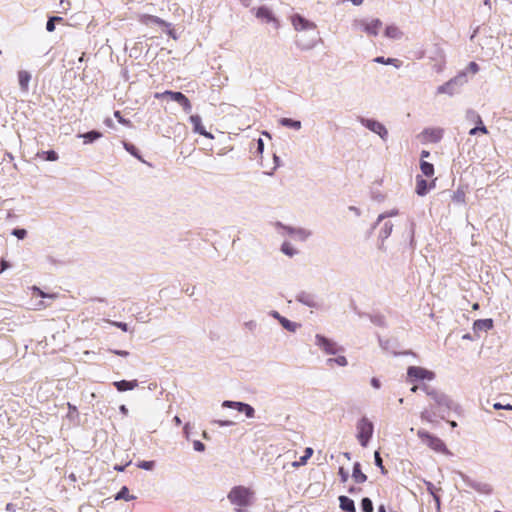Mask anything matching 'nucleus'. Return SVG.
<instances>
[{"mask_svg": "<svg viewBox=\"0 0 512 512\" xmlns=\"http://www.w3.org/2000/svg\"><path fill=\"white\" fill-rule=\"evenodd\" d=\"M254 494L251 488L239 485L230 490L227 498L231 504L235 505L237 508L243 509V507L252 505Z\"/></svg>", "mask_w": 512, "mask_h": 512, "instance_id": "nucleus-1", "label": "nucleus"}, {"mask_svg": "<svg viewBox=\"0 0 512 512\" xmlns=\"http://www.w3.org/2000/svg\"><path fill=\"white\" fill-rule=\"evenodd\" d=\"M417 436L425 445H427L434 452L441 454H449V450L446 444L439 437L423 429L417 431Z\"/></svg>", "mask_w": 512, "mask_h": 512, "instance_id": "nucleus-2", "label": "nucleus"}, {"mask_svg": "<svg viewBox=\"0 0 512 512\" xmlns=\"http://www.w3.org/2000/svg\"><path fill=\"white\" fill-rule=\"evenodd\" d=\"M373 429L372 422L365 417L361 418L357 423V439L363 447L367 446L372 437Z\"/></svg>", "mask_w": 512, "mask_h": 512, "instance_id": "nucleus-3", "label": "nucleus"}, {"mask_svg": "<svg viewBox=\"0 0 512 512\" xmlns=\"http://www.w3.org/2000/svg\"><path fill=\"white\" fill-rule=\"evenodd\" d=\"M407 378L410 382L417 380H433L435 373L420 366H410L407 369Z\"/></svg>", "mask_w": 512, "mask_h": 512, "instance_id": "nucleus-4", "label": "nucleus"}, {"mask_svg": "<svg viewBox=\"0 0 512 512\" xmlns=\"http://www.w3.org/2000/svg\"><path fill=\"white\" fill-rule=\"evenodd\" d=\"M443 133L442 128H427L419 137L423 143H437L442 139Z\"/></svg>", "mask_w": 512, "mask_h": 512, "instance_id": "nucleus-5", "label": "nucleus"}, {"mask_svg": "<svg viewBox=\"0 0 512 512\" xmlns=\"http://www.w3.org/2000/svg\"><path fill=\"white\" fill-rule=\"evenodd\" d=\"M316 344L327 354H336L341 350L335 342L322 335H316Z\"/></svg>", "mask_w": 512, "mask_h": 512, "instance_id": "nucleus-6", "label": "nucleus"}, {"mask_svg": "<svg viewBox=\"0 0 512 512\" xmlns=\"http://www.w3.org/2000/svg\"><path fill=\"white\" fill-rule=\"evenodd\" d=\"M435 181L436 179L428 183L421 175H417L415 187L416 194L419 196L426 195L429 190L435 188Z\"/></svg>", "mask_w": 512, "mask_h": 512, "instance_id": "nucleus-7", "label": "nucleus"}, {"mask_svg": "<svg viewBox=\"0 0 512 512\" xmlns=\"http://www.w3.org/2000/svg\"><path fill=\"white\" fill-rule=\"evenodd\" d=\"M223 406L228 408H234L239 412H244L248 418H252L255 413L254 408L252 406L242 402L224 401Z\"/></svg>", "mask_w": 512, "mask_h": 512, "instance_id": "nucleus-8", "label": "nucleus"}, {"mask_svg": "<svg viewBox=\"0 0 512 512\" xmlns=\"http://www.w3.org/2000/svg\"><path fill=\"white\" fill-rule=\"evenodd\" d=\"M189 120L195 133L200 134L208 139H213V135L206 131L205 127L203 126L201 117L199 115H191Z\"/></svg>", "mask_w": 512, "mask_h": 512, "instance_id": "nucleus-9", "label": "nucleus"}, {"mask_svg": "<svg viewBox=\"0 0 512 512\" xmlns=\"http://www.w3.org/2000/svg\"><path fill=\"white\" fill-rule=\"evenodd\" d=\"M363 123L369 130L377 133L382 139L385 140L387 138L388 131L382 123L369 119L364 120Z\"/></svg>", "mask_w": 512, "mask_h": 512, "instance_id": "nucleus-10", "label": "nucleus"}, {"mask_svg": "<svg viewBox=\"0 0 512 512\" xmlns=\"http://www.w3.org/2000/svg\"><path fill=\"white\" fill-rule=\"evenodd\" d=\"M360 26L368 35L376 36L382 27V22L379 19H372L371 21H361Z\"/></svg>", "mask_w": 512, "mask_h": 512, "instance_id": "nucleus-11", "label": "nucleus"}, {"mask_svg": "<svg viewBox=\"0 0 512 512\" xmlns=\"http://www.w3.org/2000/svg\"><path fill=\"white\" fill-rule=\"evenodd\" d=\"M291 21L296 30H308L314 29L316 27L314 23L306 20L298 14L293 15Z\"/></svg>", "mask_w": 512, "mask_h": 512, "instance_id": "nucleus-12", "label": "nucleus"}, {"mask_svg": "<svg viewBox=\"0 0 512 512\" xmlns=\"http://www.w3.org/2000/svg\"><path fill=\"white\" fill-rule=\"evenodd\" d=\"M437 406H446L449 407L450 399L443 393L437 391L436 389H433L431 392H429L428 395Z\"/></svg>", "mask_w": 512, "mask_h": 512, "instance_id": "nucleus-13", "label": "nucleus"}, {"mask_svg": "<svg viewBox=\"0 0 512 512\" xmlns=\"http://www.w3.org/2000/svg\"><path fill=\"white\" fill-rule=\"evenodd\" d=\"M493 326V320L490 318L478 319L473 323V330L474 332L489 331L493 328Z\"/></svg>", "mask_w": 512, "mask_h": 512, "instance_id": "nucleus-14", "label": "nucleus"}, {"mask_svg": "<svg viewBox=\"0 0 512 512\" xmlns=\"http://www.w3.org/2000/svg\"><path fill=\"white\" fill-rule=\"evenodd\" d=\"M31 80V74L26 70L18 72V81L22 91L27 92L29 88V82Z\"/></svg>", "mask_w": 512, "mask_h": 512, "instance_id": "nucleus-15", "label": "nucleus"}, {"mask_svg": "<svg viewBox=\"0 0 512 512\" xmlns=\"http://www.w3.org/2000/svg\"><path fill=\"white\" fill-rule=\"evenodd\" d=\"M113 385L116 387V389L120 392L132 390L135 387L138 386L137 380L127 381V380H121L116 381L113 383Z\"/></svg>", "mask_w": 512, "mask_h": 512, "instance_id": "nucleus-16", "label": "nucleus"}, {"mask_svg": "<svg viewBox=\"0 0 512 512\" xmlns=\"http://www.w3.org/2000/svg\"><path fill=\"white\" fill-rule=\"evenodd\" d=\"M139 21L144 25H149L151 23L158 24L161 26L166 25V22L164 20H162L161 18L154 16V15H149V14L140 15Z\"/></svg>", "mask_w": 512, "mask_h": 512, "instance_id": "nucleus-17", "label": "nucleus"}, {"mask_svg": "<svg viewBox=\"0 0 512 512\" xmlns=\"http://www.w3.org/2000/svg\"><path fill=\"white\" fill-rule=\"evenodd\" d=\"M352 478L356 483H364L367 480V476L362 472L359 462L354 463Z\"/></svg>", "mask_w": 512, "mask_h": 512, "instance_id": "nucleus-18", "label": "nucleus"}, {"mask_svg": "<svg viewBox=\"0 0 512 512\" xmlns=\"http://www.w3.org/2000/svg\"><path fill=\"white\" fill-rule=\"evenodd\" d=\"M340 508L347 512H355V504L352 499L347 496H339Z\"/></svg>", "mask_w": 512, "mask_h": 512, "instance_id": "nucleus-19", "label": "nucleus"}, {"mask_svg": "<svg viewBox=\"0 0 512 512\" xmlns=\"http://www.w3.org/2000/svg\"><path fill=\"white\" fill-rule=\"evenodd\" d=\"M164 96H169L172 100L176 101L177 103L181 102V100H183V97L185 96L183 93L181 92H174V91H170V90H167L163 93H156L155 94V98H161V97H164Z\"/></svg>", "mask_w": 512, "mask_h": 512, "instance_id": "nucleus-20", "label": "nucleus"}, {"mask_svg": "<svg viewBox=\"0 0 512 512\" xmlns=\"http://www.w3.org/2000/svg\"><path fill=\"white\" fill-rule=\"evenodd\" d=\"M420 169L426 177H432L435 173L434 165L424 160H421L420 162Z\"/></svg>", "mask_w": 512, "mask_h": 512, "instance_id": "nucleus-21", "label": "nucleus"}, {"mask_svg": "<svg viewBox=\"0 0 512 512\" xmlns=\"http://www.w3.org/2000/svg\"><path fill=\"white\" fill-rule=\"evenodd\" d=\"M312 455H313V449L310 447H307L304 451V455L302 457H300L299 461H294L292 463V466L299 467V466L305 465L307 463L308 459H310Z\"/></svg>", "mask_w": 512, "mask_h": 512, "instance_id": "nucleus-22", "label": "nucleus"}, {"mask_svg": "<svg viewBox=\"0 0 512 512\" xmlns=\"http://www.w3.org/2000/svg\"><path fill=\"white\" fill-rule=\"evenodd\" d=\"M136 499V496L131 495L129 493V489L126 486H123L121 490L115 496V500H125L130 501Z\"/></svg>", "mask_w": 512, "mask_h": 512, "instance_id": "nucleus-23", "label": "nucleus"}, {"mask_svg": "<svg viewBox=\"0 0 512 512\" xmlns=\"http://www.w3.org/2000/svg\"><path fill=\"white\" fill-rule=\"evenodd\" d=\"M374 61L376 63H380V64H390V65H393L396 68H399L402 65V62L399 59H396V58H387V59H385L382 56L376 57L374 59Z\"/></svg>", "mask_w": 512, "mask_h": 512, "instance_id": "nucleus-24", "label": "nucleus"}, {"mask_svg": "<svg viewBox=\"0 0 512 512\" xmlns=\"http://www.w3.org/2000/svg\"><path fill=\"white\" fill-rule=\"evenodd\" d=\"M402 35L399 28L395 25H389L385 29V36L392 39L400 38Z\"/></svg>", "mask_w": 512, "mask_h": 512, "instance_id": "nucleus-25", "label": "nucleus"}, {"mask_svg": "<svg viewBox=\"0 0 512 512\" xmlns=\"http://www.w3.org/2000/svg\"><path fill=\"white\" fill-rule=\"evenodd\" d=\"M281 125L289 128H293L295 130H299L301 128V122L298 120H293L290 118H282L280 120Z\"/></svg>", "mask_w": 512, "mask_h": 512, "instance_id": "nucleus-26", "label": "nucleus"}, {"mask_svg": "<svg viewBox=\"0 0 512 512\" xmlns=\"http://www.w3.org/2000/svg\"><path fill=\"white\" fill-rule=\"evenodd\" d=\"M478 124L479 126L475 127V128H472L470 131H469V134L470 135H476L477 133H482V134H487L488 133V130L487 128L483 125V122H482V119L480 116H478Z\"/></svg>", "mask_w": 512, "mask_h": 512, "instance_id": "nucleus-27", "label": "nucleus"}, {"mask_svg": "<svg viewBox=\"0 0 512 512\" xmlns=\"http://www.w3.org/2000/svg\"><path fill=\"white\" fill-rule=\"evenodd\" d=\"M82 137L85 139V143H90L96 139L101 138L102 133L93 130V131L85 133Z\"/></svg>", "mask_w": 512, "mask_h": 512, "instance_id": "nucleus-28", "label": "nucleus"}, {"mask_svg": "<svg viewBox=\"0 0 512 512\" xmlns=\"http://www.w3.org/2000/svg\"><path fill=\"white\" fill-rule=\"evenodd\" d=\"M63 18L59 16L50 17L46 24V29L48 32H53L55 30V22H62Z\"/></svg>", "mask_w": 512, "mask_h": 512, "instance_id": "nucleus-29", "label": "nucleus"}, {"mask_svg": "<svg viewBox=\"0 0 512 512\" xmlns=\"http://www.w3.org/2000/svg\"><path fill=\"white\" fill-rule=\"evenodd\" d=\"M256 15L258 18H263L266 19L267 21H271L273 19L270 10L265 7L259 8Z\"/></svg>", "mask_w": 512, "mask_h": 512, "instance_id": "nucleus-30", "label": "nucleus"}, {"mask_svg": "<svg viewBox=\"0 0 512 512\" xmlns=\"http://www.w3.org/2000/svg\"><path fill=\"white\" fill-rule=\"evenodd\" d=\"M361 508L363 512H373L374 509L372 501L367 497L362 499Z\"/></svg>", "mask_w": 512, "mask_h": 512, "instance_id": "nucleus-31", "label": "nucleus"}, {"mask_svg": "<svg viewBox=\"0 0 512 512\" xmlns=\"http://www.w3.org/2000/svg\"><path fill=\"white\" fill-rule=\"evenodd\" d=\"M281 250L283 253L290 257L296 254V250L292 247V245L289 242H284L282 244Z\"/></svg>", "mask_w": 512, "mask_h": 512, "instance_id": "nucleus-32", "label": "nucleus"}, {"mask_svg": "<svg viewBox=\"0 0 512 512\" xmlns=\"http://www.w3.org/2000/svg\"><path fill=\"white\" fill-rule=\"evenodd\" d=\"M41 156L47 161L58 160V154L54 150L44 151L41 153Z\"/></svg>", "mask_w": 512, "mask_h": 512, "instance_id": "nucleus-33", "label": "nucleus"}, {"mask_svg": "<svg viewBox=\"0 0 512 512\" xmlns=\"http://www.w3.org/2000/svg\"><path fill=\"white\" fill-rule=\"evenodd\" d=\"M123 145L126 151H128L131 155L135 156L138 159H141L140 155L138 154V149L133 144L124 142Z\"/></svg>", "mask_w": 512, "mask_h": 512, "instance_id": "nucleus-34", "label": "nucleus"}, {"mask_svg": "<svg viewBox=\"0 0 512 512\" xmlns=\"http://www.w3.org/2000/svg\"><path fill=\"white\" fill-rule=\"evenodd\" d=\"M32 291L34 293H37L38 296H40L41 298H51V299H54L56 298V294H47L45 293L44 291H42L39 287L37 286H33L32 287Z\"/></svg>", "mask_w": 512, "mask_h": 512, "instance_id": "nucleus-35", "label": "nucleus"}, {"mask_svg": "<svg viewBox=\"0 0 512 512\" xmlns=\"http://www.w3.org/2000/svg\"><path fill=\"white\" fill-rule=\"evenodd\" d=\"M114 116L116 117V119L118 120V122L124 126H127V127H131L132 126V123L130 120L128 119H125L122 117L120 111H115L114 112Z\"/></svg>", "mask_w": 512, "mask_h": 512, "instance_id": "nucleus-36", "label": "nucleus"}, {"mask_svg": "<svg viewBox=\"0 0 512 512\" xmlns=\"http://www.w3.org/2000/svg\"><path fill=\"white\" fill-rule=\"evenodd\" d=\"M333 362L338 364L339 366H346L348 363L346 357H344V356H338L336 358H331L328 360L329 364H331Z\"/></svg>", "mask_w": 512, "mask_h": 512, "instance_id": "nucleus-37", "label": "nucleus"}, {"mask_svg": "<svg viewBox=\"0 0 512 512\" xmlns=\"http://www.w3.org/2000/svg\"><path fill=\"white\" fill-rule=\"evenodd\" d=\"M374 457H375V464L381 469V472L383 474H385L387 471H386V469H385V467L383 465V461H382V458L380 456V453L376 451L375 454H374Z\"/></svg>", "mask_w": 512, "mask_h": 512, "instance_id": "nucleus-38", "label": "nucleus"}, {"mask_svg": "<svg viewBox=\"0 0 512 512\" xmlns=\"http://www.w3.org/2000/svg\"><path fill=\"white\" fill-rule=\"evenodd\" d=\"M155 463L154 461H140L137 466L139 468L145 469V470H151L153 469Z\"/></svg>", "mask_w": 512, "mask_h": 512, "instance_id": "nucleus-39", "label": "nucleus"}, {"mask_svg": "<svg viewBox=\"0 0 512 512\" xmlns=\"http://www.w3.org/2000/svg\"><path fill=\"white\" fill-rule=\"evenodd\" d=\"M107 322L119 329H121L122 331L124 332H127L128 331V325L124 322H118V321H111V320H107Z\"/></svg>", "mask_w": 512, "mask_h": 512, "instance_id": "nucleus-40", "label": "nucleus"}, {"mask_svg": "<svg viewBox=\"0 0 512 512\" xmlns=\"http://www.w3.org/2000/svg\"><path fill=\"white\" fill-rule=\"evenodd\" d=\"M179 104L183 107V109L186 112H189L192 108L191 102L186 96L183 97V100H181V102H179Z\"/></svg>", "mask_w": 512, "mask_h": 512, "instance_id": "nucleus-41", "label": "nucleus"}, {"mask_svg": "<svg viewBox=\"0 0 512 512\" xmlns=\"http://www.w3.org/2000/svg\"><path fill=\"white\" fill-rule=\"evenodd\" d=\"M281 323H282V325H283L286 329H288V330H290V331H294V330L296 329V326H297L295 323L290 322V321H289V320H287L286 318H282V319H281Z\"/></svg>", "mask_w": 512, "mask_h": 512, "instance_id": "nucleus-42", "label": "nucleus"}, {"mask_svg": "<svg viewBox=\"0 0 512 512\" xmlns=\"http://www.w3.org/2000/svg\"><path fill=\"white\" fill-rule=\"evenodd\" d=\"M338 475L340 477L341 482L345 483L347 482L349 478L348 472L344 469V467H340L338 470Z\"/></svg>", "mask_w": 512, "mask_h": 512, "instance_id": "nucleus-43", "label": "nucleus"}, {"mask_svg": "<svg viewBox=\"0 0 512 512\" xmlns=\"http://www.w3.org/2000/svg\"><path fill=\"white\" fill-rule=\"evenodd\" d=\"M12 234L16 236L18 239H24L26 237V230L25 229H14Z\"/></svg>", "mask_w": 512, "mask_h": 512, "instance_id": "nucleus-44", "label": "nucleus"}, {"mask_svg": "<svg viewBox=\"0 0 512 512\" xmlns=\"http://www.w3.org/2000/svg\"><path fill=\"white\" fill-rule=\"evenodd\" d=\"M494 409L496 410H500V409H506V410H511L512 411V405L511 404H501V403H495L493 405Z\"/></svg>", "mask_w": 512, "mask_h": 512, "instance_id": "nucleus-45", "label": "nucleus"}, {"mask_svg": "<svg viewBox=\"0 0 512 512\" xmlns=\"http://www.w3.org/2000/svg\"><path fill=\"white\" fill-rule=\"evenodd\" d=\"M193 446L196 451L202 452L205 449V445L200 441H194Z\"/></svg>", "mask_w": 512, "mask_h": 512, "instance_id": "nucleus-46", "label": "nucleus"}, {"mask_svg": "<svg viewBox=\"0 0 512 512\" xmlns=\"http://www.w3.org/2000/svg\"><path fill=\"white\" fill-rule=\"evenodd\" d=\"M465 194L463 192H457L454 195V199L458 202H464Z\"/></svg>", "mask_w": 512, "mask_h": 512, "instance_id": "nucleus-47", "label": "nucleus"}, {"mask_svg": "<svg viewBox=\"0 0 512 512\" xmlns=\"http://www.w3.org/2000/svg\"><path fill=\"white\" fill-rule=\"evenodd\" d=\"M392 231V224L385 223L384 225V235L387 237Z\"/></svg>", "mask_w": 512, "mask_h": 512, "instance_id": "nucleus-48", "label": "nucleus"}, {"mask_svg": "<svg viewBox=\"0 0 512 512\" xmlns=\"http://www.w3.org/2000/svg\"><path fill=\"white\" fill-rule=\"evenodd\" d=\"M112 353L122 357H127L129 355V352L124 350H112Z\"/></svg>", "mask_w": 512, "mask_h": 512, "instance_id": "nucleus-49", "label": "nucleus"}, {"mask_svg": "<svg viewBox=\"0 0 512 512\" xmlns=\"http://www.w3.org/2000/svg\"><path fill=\"white\" fill-rule=\"evenodd\" d=\"M469 69H470L471 72L476 73V72H478L479 67H478L477 63L470 62Z\"/></svg>", "mask_w": 512, "mask_h": 512, "instance_id": "nucleus-50", "label": "nucleus"}, {"mask_svg": "<svg viewBox=\"0 0 512 512\" xmlns=\"http://www.w3.org/2000/svg\"><path fill=\"white\" fill-rule=\"evenodd\" d=\"M263 149H264V143H263V140L262 139H258L257 140V151L259 153H262L263 152Z\"/></svg>", "mask_w": 512, "mask_h": 512, "instance_id": "nucleus-51", "label": "nucleus"}, {"mask_svg": "<svg viewBox=\"0 0 512 512\" xmlns=\"http://www.w3.org/2000/svg\"><path fill=\"white\" fill-rule=\"evenodd\" d=\"M8 267H9L8 262H7V261H5V260H2V261H1V269H0V273H2L3 271H5Z\"/></svg>", "mask_w": 512, "mask_h": 512, "instance_id": "nucleus-52", "label": "nucleus"}, {"mask_svg": "<svg viewBox=\"0 0 512 512\" xmlns=\"http://www.w3.org/2000/svg\"><path fill=\"white\" fill-rule=\"evenodd\" d=\"M427 395H429V392H431L433 390V388L429 387L428 385H422L420 387Z\"/></svg>", "mask_w": 512, "mask_h": 512, "instance_id": "nucleus-53", "label": "nucleus"}, {"mask_svg": "<svg viewBox=\"0 0 512 512\" xmlns=\"http://www.w3.org/2000/svg\"><path fill=\"white\" fill-rule=\"evenodd\" d=\"M360 491H361V488H357V487H350V488L348 489V492H349L350 494L359 493Z\"/></svg>", "mask_w": 512, "mask_h": 512, "instance_id": "nucleus-54", "label": "nucleus"}, {"mask_svg": "<svg viewBox=\"0 0 512 512\" xmlns=\"http://www.w3.org/2000/svg\"><path fill=\"white\" fill-rule=\"evenodd\" d=\"M217 423H218L220 426H230V425H232V424H233V422H232V421H221V420L217 421Z\"/></svg>", "mask_w": 512, "mask_h": 512, "instance_id": "nucleus-55", "label": "nucleus"}, {"mask_svg": "<svg viewBox=\"0 0 512 512\" xmlns=\"http://www.w3.org/2000/svg\"><path fill=\"white\" fill-rule=\"evenodd\" d=\"M67 406H68V409H69L70 413H76L77 412L76 406L72 405L71 403H68Z\"/></svg>", "mask_w": 512, "mask_h": 512, "instance_id": "nucleus-56", "label": "nucleus"}, {"mask_svg": "<svg viewBox=\"0 0 512 512\" xmlns=\"http://www.w3.org/2000/svg\"><path fill=\"white\" fill-rule=\"evenodd\" d=\"M371 384L373 385V387L375 388H379L380 387V382L378 379L376 378H373L372 381H371Z\"/></svg>", "mask_w": 512, "mask_h": 512, "instance_id": "nucleus-57", "label": "nucleus"}, {"mask_svg": "<svg viewBox=\"0 0 512 512\" xmlns=\"http://www.w3.org/2000/svg\"><path fill=\"white\" fill-rule=\"evenodd\" d=\"M429 156H430V152H429V151H427V150H423V151L421 152V159H422V160H423L424 158L429 157Z\"/></svg>", "mask_w": 512, "mask_h": 512, "instance_id": "nucleus-58", "label": "nucleus"}, {"mask_svg": "<svg viewBox=\"0 0 512 512\" xmlns=\"http://www.w3.org/2000/svg\"><path fill=\"white\" fill-rule=\"evenodd\" d=\"M421 418H422L423 420H426V421H431V420L429 419V417L427 416V413H426V412H422V413H421Z\"/></svg>", "mask_w": 512, "mask_h": 512, "instance_id": "nucleus-59", "label": "nucleus"}, {"mask_svg": "<svg viewBox=\"0 0 512 512\" xmlns=\"http://www.w3.org/2000/svg\"><path fill=\"white\" fill-rule=\"evenodd\" d=\"M378 512H387L385 505H383V504H382V505H380V506L378 507Z\"/></svg>", "mask_w": 512, "mask_h": 512, "instance_id": "nucleus-60", "label": "nucleus"}, {"mask_svg": "<svg viewBox=\"0 0 512 512\" xmlns=\"http://www.w3.org/2000/svg\"><path fill=\"white\" fill-rule=\"evenodd\" d=\"M351 2L356 5V6H359L363 3V0H351Z\"/></svg>", "mask_w": 512, "mask_h": 512, "instance_id": "nucleus-61", "label": "nucleus"}, {"mask_svg": "<svg viewBox=\"0 0 512 512\" xmlns=\"http://www.w3.org/2000/svg\"><path fill=\"white\" fill-rule=\"evenodd\" d=\"M46 307H47V305H45V304H44V302H43V301H41V302L38 304L37 309H43V308H46Z\"/></svg>", "mask_w": 512, "mask_h": 512, "instance_id": "nucleus-62", "label": "nucleus"}, {"mask_svg": "<svg viewBox=\"0 0 512 512\" xmlns=\"http://www.w3.org/2000/svg\"><path fill=\"white\" fill-rule=\"evenodd\" d=\"M174 422L176 423V425H180L181 424V419L178 416H175L174 417Z\"/></svg>", "mask_w": 512, "mask_h": 512, "instance_id": "nucleus-63", "label": "nucleus"}, {"mask_svg": "<svg viewBox=\"0 0 512 512\" xmlns=\"http://www.w3.org/2000/svg\"><path fill=\"white\" fill-rule=\"evenodd\" d=\"M419 389V386L417 385H414L412 388H411V392L415 393L417 392V390Z\"/></svg>", "mask_w": 512, "mask_h": 512, "instance_id": "nucleus-64", "label": "nucleus"}]
</instances>
